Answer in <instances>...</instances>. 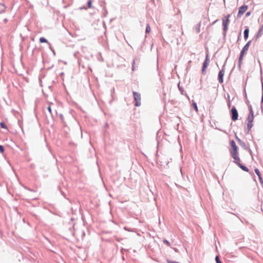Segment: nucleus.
<instances>
[{
  "label": "nucleus",
  "mask_w": 263,
  "mask_h": 263,
  "mask_svg": "<svg viewBox=\"0 0 263 263\" xmlns=\"http://www.w3.org/2000/svg\"><path fill=\"white\" fill-rule=\"evenodd\" d=\"M262 101L263 102V83H262Z\"/></svg>",
  "instance_id": "a878e982"
},
{
  "label": "nucleus",
  "mask_w": 263,
  "mask_h": 263,
  "mask_svg": "<svg viewBox=\"0 0 263 263\" xmlns=\"http://www.w3.org/2000/svg\"><path fill=\"white\" fill-rule=\"evenodd\" d=\"M254 120V115L253 111L251 107H250V111L249 116L247 117V121L248 122L247 126L248 129L250 130L251 128L253 127V122Z\"/></svg>",
  "instance_id": "f03ea898"
},
{
  "label": "nucleus",
  "mask_w": 263,
  "mask_h": 263,
  "mask_svg": "<svg viewBox=\"0 0 263 263\" xmlns=\"http://www.w3.org/2000/svg\"><path fill=\"white\" fill-rule=\"evenodd\" d=\"M198 25H199V26H198V28L197 29V32L198 33L200 32V27L201 25L200 23H199Z\"/></svg>",
  "instance_id": "393cba45"
},
{
  "label": "nucleus",
  "mask_w": 263,
  "mask_h": 263,
  "mask_svg": "<svg viewBox=\"0 0 263 263\" xmlns=\"http://www.w3.org/2000/svg\"><path fill=\"white\" fill-rule=\"evenodd\" d=\"M163 242L165 244H166L167 246H168V247L171 246V244H170V242L168 240H167L166 239H164L163 240Z\"/></svg>",
  "instance_id": "6ab92c4d"
},
{
  "label": "nucleus",
  "mask_w": 263,
  "mask_h": 263,
  "mask_svg": "<svg viewBox=\"0 0 263 263\" xmlns=\"http://www.w3.org/2000/svg\"><path fill=\"white\" fill-rule=\"evenodd\" d=\"M234 162L239 167H240L243 171L245 172H249V169L245 166L242 165L240 163V159L239 158V160L236 161L234 160Z\"/></svg>",
  "instance_id": "6e6552de"
},
{
  "label": "nucleus",
  "mask_w": 263,
  "mask_h": 263,
  "mask_svg": "<svg viewBox=\"0 0 263 263\" xmlns=\"http://www.w3.org/2000/svg\"><path fill=\"white\" fill-rule=\"evenodd\" d=\"M246 53V52L245 51H244L243 50H241V51L240 52V54L239 58V63H241V61L242 60L243 56L244 55V54Z\"/></svg>",
  "instance_id": "4468645a"
},
{
  "label": "nucleus",
  "mask_w": 263,
  "mask_h": 263,
  "mask_svg": "<svg viewBox=\"0 0 263 263\" xmlns=\"http://www.w3.org/2000/svg\"><path fill=\"white\" fill-rule=\"evenodd\" d=\"M0 125L1 126V127L3 128H6V126L5 125V124L3 123V122H1L0 123Z\"/></svg>",
  "instance_id": "b1692460"
},
{
  "label": "nucleus",
  "mask_w": 263,
  "mask_h": 263,
  "mask_svg": "<svg viewBox=\"0 0 263 263\" xmlns=\"http://www.w3.org/2000/svg\"><path fill=\"white\" fill-rule=\"evenodd\" d=\"M87 5H88V7L89 8H92V1L91 0L88 1V3H87Z\"/></svg>",
  "instance_id": "a211bd4d"
},
{
  "label": "nucleus",
  "mask_w": 263,
  "mask_h": 263,
  "mask_svg": "<svg viewBox=\"0 0 263 263\" xmlns=\"http://www.w3.org/2000/svg\"><path fill=\"white\" fill-rule=\"evenodd\" d=\"M263 34V25L261 26V28L258 31L257 35L261 36Z\"/></svg>",
  "instance_id": "2eb2a0df"
},
{
  "label": "nucleus",
  "mask_w": 263,
  "mask_h": 263,
  "mask_svg": "<svg viewBox=\"0 0 263 263\" xmlns=\"http://www.w3.org/2000/svg\"><path fill=\"white\" fill-rule=\"evenodd\" d=\"M215 260H216V263H222L221 261L220 260L218 256H216V257L215 258Z\"/></svg>",
  "instance_id": "aec40b11"
},
{
  "label": "nucleus",
  "mask_w": 263,
  "mask_h": 263,
  "mask_svg": "<svg viewBox=\"0 0 263 263\" xmlns=\"http://www.w3.org/2000/svg\"><path fill=\"white\" fill-rule=\"evenodd\" d=\"M249 30L247 28L244 31V38L246 40L248 38Z\"/></svg>",
  "instance_id": "ddd939ff"
},
{
  "label": "nucleus",
  "mask_w": 263,
  "mask_h": 263,
  "mask_svg": "<svg viewBox=\"0 0 263 263\" xmlns=\"http://www.w3.org/2000/svg\"><path fill=\"white\" fill-rule=\"evenodd\" d=\"M145 31H146V33H148L150 32V31H151V27H150L149 24L147 25Z\"/></svg>",
  "instance_id": "dca6fc26"
},
{
  "label": "nucleus",
  "mask_w": 263,
  "mask_h": 263,
  "mask_svg": "<svg viewBox=\"0 0 263 263\" xmlns=\"http://www.w3.org/2000/svg\"><path fill=\"white\" fill-rule=\"evenodd\" d=\"M210 63V60L209 58L208 55H206L205 59L204 60V63H203L202 67V73L204 74L206 72V68L209 66Z\"/></svg>",
  "instance_id": "7ed1b4c3"
},
{
  "label": "nucleus",
  "mask_w": 263,
  "mask_h": 263,
  "mask_svg": "<svg viewBox=\"0 0 263 263\" xmlns=\"http://www.w3.org/2000/svg\"><path fill=\"white\" fill-rule=\"evenodd\" d=\"M6 6L3 4H0V14L4 13L6 10Z\"/></svg>",
  "instance_id": "f8f14e48"
},
{
  "label": "nucleus",
  "mask_w": 263,
  "mask_h": 263,
  "mask_svg": "<svg viewBox=\"0 0 263 263\" xmlns=\"http://www.w3.org/2000/svg\"><path fill=\"white\" fill-rule=\"evenodd\" d=\"M193 106H194V109H195V110L196 111V112H197V111H198V108H197V106L196 103H194L193 104Z\"/></svg>",
  "instance_id": "412c9836"
},
{
  "label": "nucleus",
  "mask_w": 263,
  "mask_h": 263,
  "mask_svg": "<svg viewBox=\"0 0 263 263\" xmlns=\"http://www.w3.org/2000/svg\"><path fill=\"white\" fill-rule=\"evenodd\" d=\"M251 41H249L246 44V45L243 47V49L242 50L245 51L246 52H247V51L248 50V49L250 46V44H251Z\"/></svg>",
  "instance_id": "9b49d317"
},
{
  "label": "nucleus",
  "mask_w": 263,
  "mask_h": 263,
  "mask_svg": "<svg viewBox=\"0 0 263 263\" xmlns=\"http://www.w3.org/2000/svg\"><path fill=\"white\" fill-rule=\"evenodd\" d=\"M232 120L236 121L238 119V112L235 107H233L231 109Z\"/></svg>",
  "instance_id": "0eeeda50"
},
{
  "label": "nucleus",
  "mask_w": 263,
  "mask_h": 263,
  "mask_svg": "<svg viewBox=\"0 0 263 263\" xmlns=\"http://www.w3.org/2000/svg\"><path fill=\"white\" fill-rule=\"evenodd\" d=\"M134 100L136 101L135 106H139L141 105V96L140 94L134 91L133 92Z\"/></svg>",
  "instance_id": "20e7f679"
},
{
  "label": "nucleus",
  "mask_w": 263,
  "mask_h": 263,
  "mask_svg": "<svg viewBox=\"0 0 263 263\" xmlns=\"http://www.w3.org/2000/svg\"><path fill=\"white\" fill-rule=\"evenodd\" d=\"M230 145L231 148L230 149V152L232 158L234 160H239L240 158L238 155V147L233 140L230 141Z\"/></svg>",
  "instance_id": "f257e3e1"
},
{
  "label": "nucleus",
  "mask_w": 263,
  "mask_h": 263,
  "mask_svg": "<svg viewBox=\"0 0 263 263\" xmlns=\"http://www.w3.org/2000/svg\"><path fill=\"white\" fill-rule=\"evenodd\" d=\"M248 8V7L247 5H243L241 6L239 9L237 17H240L241 15H242L244 14V13L247 10Z\"/></svg>",
  "instance_id": "423d86ee"
},
{
  "label": "nucleus",
  "mask_w": 263,
  "mask_h": 263,
  "mask_svg": "<svg viewBox=\"0 0 263 263\" xmlns=\"http://www.w3.org/2000/svg\"><path fill=\"white\" fill-rule=\"evenodd\" d=\"M230 16V14H228V15L224 17V18L222 20V25L224 26L223 30L225 31H227L228 29V26L230 22L229 18Z\"/></svg>",
  "instance_id": "39448f33"
},
{
  "label": "nucleus",
  "mask_w": 263,
  "mask_h": 263,
  "mask_svg": "<svg viewBox=\"0 0 263 263\" xmlns=\"http://www.w3.org/2000/svg\"><path fill=\"white\" fill-rule=\"evenodd\" d=\"M250 15V12H248L247 13H246V16H248Z\"/></svg>",
  "instance_id": "bb28decb"
},
{
  "label": "nucleus",
  "mask_w": 263,
  "mask_h": 263,
  "mask_svg": "<svg viewBox=\"0 0 263 263\" xmlns=\"http://www.w3.org/2000/svg\"><path fill=\"white\" fill-rule=\"evenodd\" d=\"M255 172L256 174V175L258 176L260 183H263V180H262L263 179H262V178L261 177V175L259 170L257 169V168H255Z\"/></svg>",
  "instance_id": "9d476101"
},
{
  "label": "nucleus",
  "mask_w": 263,
  "mask_h": 263,
  "mask_svg": "<svg viewBox=\"0 0 263 263\" xmlns=\"http://www.w3.org/2000/svg\"><path fill=\"white\" fill-rule=\"evenodd\" d=\"M40 41L41 43H47V40L43 37H42L40 39Z\"/></svg>",
  "instance_id": "f3484780"
},
{
  "label": "nucleus",
  "mask_w": 263,
  "mask_h": 263,
  "mask_svg": "<svg viewBox=\"0 0 263 263\" xmlns=\"http://www.w3.org/2000/svg\"><path fill=\"white\" fill-rule=\"evenodd\" d=\"M224 70H221L218 73V81L220 83L223 82V77L224 74Z\"/></svg>",
  "instance_id": "1a4fd4ad"
},
{
  "label": "nucleus",
  "mask_w": 263,
  "mask_h": 263,
  "mask_svg": "<svg viewBox=\"0 0 263 263\" xmlns=\"http://www.w3.org/2000/svg\"><path fill=\"white\" fill-rule=\"evenodd\" d=\"M4 152V148L3 147V146L1 145H0V152L1 153H3Z\"/></svg>",
  "instance_id": "5701e85b"
},
{
  "label": "nucleus",
  "mask_w": 263,
  "mask_h": 263,
  "mask_svg": "<svg viewBox=\"0 0 263 263\" xmlns=\"http://www.w3.org/2000/svg\"><path fill=\"white\" fill-rule=\"evenodd\" d=\"M237 139L238 140V141H240V139H239L238 138H237Z\"/></svg>",
  "instance_id": "cd10ccee"
},
{
  "label": "nucleus",
  "mask_w": 263,
  "mask_h": 263,
  "mask_svg": "<svg viewBox=\"0 0 263 263\" xmlns=\"http://www.w3.org/2000/svg\"><path fill=\"white\" fill-rule=\"evenodd\" d=\"M47 109H48L49 114L50 115H52L51 108V107H50V105L47 107Z\"/></svg>",
  "instance_id": "4be33fe9"
}]
</instances>
